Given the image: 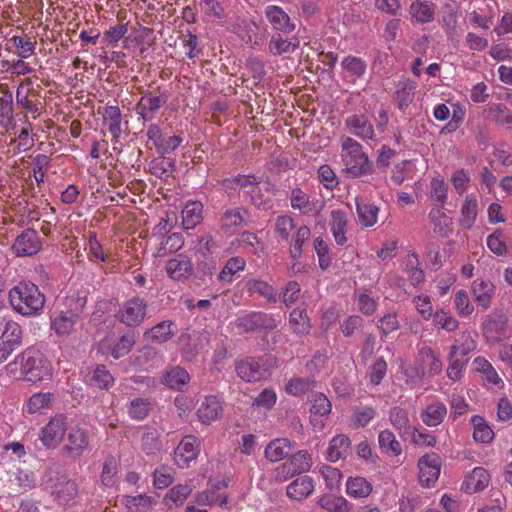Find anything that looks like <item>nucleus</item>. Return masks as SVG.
I'll return each instance as SVG.
<instances>
[{
    "instance_id": "obj_1",
    "label": "nucleus",
    "mask_w": 512,
    "mask_h": 512,
    "mask_svg": "<svg viewBox=\"0 0 512 512\" xmlns=\"http://www.w3.org/2000/svg\"><path fill=\"white\" fill-rule=\"evenodd\" d=\"M9 302L17 313L33 316L41 311L45 304V296L38 286L29 281H21L9 290Z\"/></svg>"
},
{
    "instance_id": "obj_2",
    "label": "nucleus",
    "mask_w": 512,
    "mask_h": 512,
    "mask_svg": "<svg viewBox=\"0 0 512 512\" xmlns=\"http://www.w3.org/2000/svg\"><path fill=\"white\" fill-rule=\"evenodd\" d=\"M342 158L345 171L351 177L370 175L374 171L373 164L362 151V146L356 140L345 137L342 139Z\"/></svg>"
},
{
    "instance_id": "obj_3",
    "label": "nucleus",
    "mask_w": 512,
    "mask_h": 512,
    "mask_svg": "<svg viewBox=\"0 0 512 512\" xmlns=\"http://www.w3.org/2000/svg\"><path fill=\"white\" fill-rule=\"evenodd\" d=\"M17 360L20 361L22 373L27 381L35 383L52 377L50 362L43 357L39 350L33 347L24 350L17 357Z\"/></svg>"
},
{
    "instance_id": "obj_4",
    "label": "nucleus",
    "mask_w": 512,
    "mask_h": 512,
    "mask_svg": "<svg viewBox=\"0 0 512 512\" xmlns=\"http://www.w3.org/2000/svg\"><path fill=\"white\" fill-rule=\"evenodd\" d=\"M240 333H255L262 330H273L278 326V321L273 315L261 312L250 311L238 315L231 323Z\"/></svg>"
},
{
    "instance_id": "obj_5",
    "label": "nucleus",
    "mask_w": 512,
    "mask_h": 512,
    "mask_svg": "<svg viewBox=\"0 0 512 512\" xmlns=\"http://www.w3.org/2000/svg\"><path fill=\"white\" fill-rule=\"evenodd\" d=\"M146 310V300L135 296L125 301L115 316L128 327H137L144 321Z\"/></svg>"
},
{
    "instance_id": "obj_6",
    "label": "nucleus",
    "mask_w": 512,
    "mask_h": 512,
    "mask_svg": "<svg viewBox=\"0 0 512 512\" xmlns=\"http://www.w3.org/2000/svg\"><path fill=\"white\" fill-rule=\"evenodd\" d=\"M441 457L432 452L427 453L419 458V483L422 487H432L439 478L441 471Z\"/></svg>"
},
{
    "instance_id": "obj_7",
    "label": "nucleus",
    "mask_w": 512,
    "mask_h": 512,
    "mask_svg": "<svg viewBox=\"0 0 512 512\" xmlns=\"http://www.w3.org/2000/svg\"><path fill=\"white\" fill-rule=\"evenodd\" d=\"M67 430L66 417L58 414L53 417L42 429L39 439L47 448H55L62 441Z\"/></svg>"
},
{
    "instance_id": "obj_8",
    "label": "nucleus",
    "mask_w": 512,
    "mask_h": 512,
    "mask_svg": "<svg viewBox=\"0 0 512 512\" xmlns=\"http://www.w3.org/2000/svg\"><path fill=\"white\" fill-rule=\"evenodd\" d=\"M312 467V457L307 450H299L292 454L287 462L279 468V474H283V480L295 475L308 472Z\"/></svg>"
},
{
    "instance_id": "obj_9",
    "label": "nucleus",
    "mask_w": 512,
    "mask_h": 512,
    "mask_svg": "<svg viewBox=\"0 0 512 512\" xmlns=\"http://www.w3.org/2000/svg\"><path fill=\"white\" fill-rule=\"evenodd\" d=\"M89 447V436L86 430L80 427H73L67 437V443L63 449L67 455L73 459H79Z\"/></svg>"
},
{
    "instance_id": "obj_10",
    "label": "nucleus",
    "mask_w": 512,
    "mask_h": 512,
    "mask_svg": "<svg viewBox=\"0 0 512 512\" xmlns=\"http://www.w3.org/2000/svg\"><path fill=\"white\" fill-rule=\"evenodd\" d=\"M234 188L239 187L246 189V193L250 195L251 202L258 208L266 205V200L258 185L261 178L256 175H238L232 179Z\"/></svg>"
},
{
    "instance_id": "obj_11",
    "label": "nucleus",
    "mask_w": 512,
    "mask_h": 512,
    "mask_svg": "<svg viewBox=\"0 0 512 512\" xmlns=\"http://www.w3.org/2000/svg\"><path fill=\"white\" fill-rule=\"evenodd\" d=\"M17 256H31L40 249V241L36 230L32 228L25 229L15 239L13 246Z\"/></svg>"
},
{
    "instance_id": "obj_12",
    "label": "nucleus",
    "mask_w": 512,
    "mask_h": 512,
    "mask_svg": "<svg viewBox=\"0 0 512 512\" xmlns=\"http://www.w3.org/2000/svg\"><path fill=\"white\" fill-rule=\"evenodd\" d=\"M507 318L502 313H492L486 316L482 323L484 337L491 342H496L505 334Z\"/></svg>"
},
{
    "instance_id": "obj_13",
    "label": "nucleus",
    "mask_w": 512,
    "mask_h": 512,
    "mask_svg": "<svg viewBox=\"0 0 512 512\" xmlns=\"http://www.w3.org/2000/svg\"><path fill=\"white\" fill-rule=\"evenodd\" d=\"M248 212L243 208L227 209L220 217V228L225 233H234L248 225Z\"/></svg>"
},
{
    "instance_id": "obj_14",
    "label": "nucleus",
    "mask_w": 512,
    "mask_h": 512,
    "mask_svg": "<svg viewBox=\"0 0 512 512\" xmlns=\"http://www.w3.org/2000/svg\"><path fill=\"white\" fill-rule=\"evenodd\" d=\"M237 375L246 382H256L265 376V369L255 358H245L235 364Z\"/></svg>"
},
{
    "instance_id": "obj_15",
    "label": "nucleus",
    "mask_w": 512,
    "mask_h": 512,
    "mask_svg": "<svg viewBox=\"0 0 512 512\" xmlns=\"http://www.w3.org/2000/svg\"><path fill=\"white\" fill-rule=\"evenodd\" d=\"M167 100L168 96L165 92L158 96L145 95L138 102L136 111L144 121H151Z\"/></svg>"
},
{
    "instance_id": "obj_16",
    "label": "nucleus",
    "mask_w": 512,
    "mask_h": 512,
    "mask_svg": "<svg viewBox=\"0 0 512 512\" xmlns=\"http://www.w3.org/2000/svg\"><path fill=\"white\" fill-rule=\"evenodd\" d=\"M265 16L277 31L291 33L295 29V24L291 21L289 15L279 6H267Z\"/></svg>"
},
{
    "instance_id": "obj_17",
    "label": "nucleus",
    "mask_w": 512,
    "mask_h": 512,
    "mask_svg": "<svg viewBox=\"0 0 512 512\" xmlns=\"http://www.w3.org/2000/svg\"><path fill=\"white\" fill-rule=\"evenodd\" d=\"M314 487V480L304 475L296 478L286 487V494L290 499L303 501L313 493Z\"/></svg>"
},
{
    "instance_id": "obj_18",
    "label": "nucleus",
    "mask_w": 512,
    "mask_h": 512,
    "mask_svg": "<svg viewBox=\"0 0 512 512\" xmlns=\"http://www.w3.org/2000/svg\"><path fill=\"white\" fill-rule=\"evenodd\" d=\"M490 481V475L483 467H476L468 474L461 486L466 493L473 494L484 490Z\"/></svg>"
},
{
    "instance_id": "obj_19",
    "label": "nucleus",
    "mask_w": 512,
    "mask_h": 512,
    "mask_svg": "<svg viewBox=\"0 0 512 512\" xmlns=\"http://www.w3.org/2000/svg\"><path fill=\"white\" fill-rule=\"evenodd\" d=\"M21 326L5 317L0 318V342L18 348L22 342Z\"/></svg>"
},
{
    "instance_id": "obj_20",
    "label": "nucleus",
    "mask_w": 512,
    "mask_h": 512,
    "mask_svg": "<svg viewBox=\"0 0 512 512\" xmlns=\"http://www.w3.org/2000/svg\"><path fill=\"white\" fill-rule=\"evenodd\" d=\"M346 127L357 137L373 139L375 136L373 125L363 114H353L346 118Z\"/></svg>"
},
{
    "instance_id": "obj_21",
    "label": "nucleus",
    "mask_w": 512,
    "mask_h": 512,
    "mask_svg": "<svg viewBox=\"0 0 512 512\" xmlns=\"http://www.w3.org/2000/svg\"><path fill=\"white\" fill-rule=\"evenodd\" d=\"M486 119L512 130V111L502 103H490L483 111Z\"/></svg>"
},
{
    "instance_id": "obj_22",
    "label": "nucleus",
    "mask_w": 512,
    "mask_h": 512,
    "mask_svg": "<svg viewBox=\"0 0 512 512\" xmlns=\"http://www.w3.org/2000/svg\"><path fill=\"white\" fill-rule=\"evenodd\" d=\"M417 83L411 79L401 80L394 93L393 100L399 110L404 111L414 100Z\"/></svg>"
},
{
    "instance_id": "obj_23",
    "label": "nucleus",
    "mask_w": 512,
    "mask_h": 512,
    "mask_svg": "<svg viewBox=\"0 0 512 512\" xmlns=\"http://www.w3.org/2000/svg\"><path fill=\"white\" fill-rule=\"evenodd\" d=\"M351 452V441L344 434L334 436L327 449V460L337 462L340 459H346Z\"/></svg>"
},
{
    "instance_id": "obj_24",
    "label": "nucleus",
    "mask_w": 512,
    "mask_h": 512,
    "mask_svg": "<svg viewBox=\"0 0 512 512\" xmlns=\"http://www.w3.org/2000/svg\"><path fill=\"white\" fill-rule=\"evenodd\" d=\"M221 411L222 405L218 398L210 395L199 406L197 416L203 424H210L219 417Z\"/></svg>"
},
{
    "instance_id": "obj_25",
    "label": "nucleus",
    "mask_w": 512,
    "mask_h": 512,
    "mask_svg": "<svg viewBox=\"0 0 512 512\" xmlns=\"http://www.w3.org/2000/svg\"><path fill=\"white\" fill-rule=\"evenodd\" d=\"M166 270L171 278L183 280L192 274L193 267L189 258L180 254L167 262Z\"/></svg>"
},
{
    "instance_id": "obj_26",
    "label": "nucleus",
    "mask_w": 512,
    "mask_h": 512,
    "mask_svg": "<svg viewBox=\"0 0 512 512\" xmlns=\"http://www.w3.org/2000/svg\"><path fill=\"white\" fill-rule=\"evenodd\" d=\"M293 449V445L287 438H276L268 443L265 448V458L270 462H278L287 457Z\"/></svg>"
},
{
    "instance_id": "obj_27",
    "label": "nucleus",
    "mask_w": 512,
    "mask_h": 512,
    "mask_svg": "<svg viewBox=\"0 0 512 512\" xmlns=\"http://www.w3.org/2000/svg\"><path fill=\"white\" fill-rule=\"evenodd\" d=\"M98 112L102 114L103 124L108 127L113 141L117 142L121 135V111L119 107L106 105L102 112L100 110Z\"/></svg>"
},
{
    "instance_id": "obj_28",
    "label": "nucleus",
    "mask_w": 512,
    "mask_h": 512,
    "mask_svg": "<svg viewBox=\"0 0 512 512\" xmlns=\"http://www.w3.org/2000/svg\"><path fill=\"white\" fill-rule=\"evenodd\" d=\"M494 289L491 281L476 279L472 284V291L477 305L486 310L491 304Z\"/></svg>"
},
{
    "instance_id": "obj_29",
    "label": "nucleus",
    "mask_w": 512,
    "mask_h": 512,
    "mask_svg": "<svg viewBox=\"0 0 512 512\" xmlns=\"http://www.w3.org/2000/svg\"><path fill=\"white\" fill-rule=\"evenodd\" d=\"M447 415V408L444 403L437 401L426 406L422 410L420 417L422 422L429 426L435 427L443 422Z\"/></svg>"
},
{
    "instance_id": "obj_30",
    "label": "nucleus",
    "mask_w": 512,
    "mask_h": 512,
    "mask_svg": "<svg viewBox=\"0 0 512 512\" xmlns=\"http://www.w3.org/2000/svg\"><path fill=\"white\" fill-rule=\"evenodd\" d=\"M289 324L296 336L308 335L312 328L306 309L300 307L290 312Z\"/></svg>"
},
{
    "instance_id": "obj_31",
    "label": "nucleus",
    "mask_w": 512,
    "mask_h": 512,
    "mask_svg": "<svg viewBox=\"0 0 512 512\" xmlns=\"http://www.w3.org/2000/svg\"><path fill=\"white\" fill-rule=\"evenodd\" d=\"M87 303L86 291H70L64 299L63 311L69 312V315L80 319Z\"/></svg>"
},
{
    "instance_id": "obj_32",
    "label": "nucleus",
    "mask_w": 512,
    "mask_h": 512,
    "mask_svg": "<svg viewBox=\"0 0 512 512\" xmlns=\"http://www.w3.org/2000/svg\"><path fill=\"white\" fill-rule=\"evenodd\" d=\"M176 170V160L174 158L161 155L149 162V171L159 179H167L172 176Z\"/></svg>"
},
{
    "instance_id": "obj_33",
    "label": "nucleus",
    "mask_w": 512,
    "mask_h": 512,
    "mask_svg": "<svg viewBox=\"0 0 512 512\" xmlns=\"http://www.w3.org/2000/svg\"><path fill=\"white\" fill-rule=\"evenodd\" d=\"M199 453V441L193 435L183 438L176 449V455L183 464L188 465L189 462L197 458Z\"/></svg>"
},
{
    "instance_id": "obj_34",
    "label": "nucleus",
    "mask_w": 512,
    "mask_h": 512,
    "mask_svg": "<svg viewBox=\"0 0 512 512\" xmlns=\"http://www.w3.org/2000/svg\"><path fill=\"white\" fill-rule=\"evenodd\" d=\"M330 230L338 245H344L347 241V217L342 210H333L331 212Z\"/></svg>"
},
{
    "instance_id": "obj_35",
    "label": "nucleus",
    "mask_w": 512,
    "mask_h": 512,
    "mask_svg": "<svg viewBox=\"0 0 512 512\" xmlns=\"http://www.w3.org/2000/svg\"><path fill=\"white\" fill-rule=\"evenodd\" d=\"M300 46V40L298 37H292L290 39L283 38L280 34L272 36L269 42V51L275 56L282 55L285 53H292Z\"/></svg>"
},
{
    "instance_id": "obj_36",
    "label": "nucleus",
    "mask_w": 512,
    "mask_h": 512,
    "mask_svg": "<svg viewBox=\"0 0 512 512\" xmlns=\"http://www.w3.org/2000/svg\"><path fill=\"white\" fill-rule=\"evenodd\" d=\"M410 14L418 23L431 22L434 20V4L427 0H416L410 5Z\"/></svg>"
},
{
    "instance_id": "obj_37",
    "label": "nucleus",
    "mask_w": 512,
    "mask_h": 512,
    "mask_svg": "<svg viewBox=\"0 0 512 512\" xmlns=\"http://www.w3.org/2000/svg\"><path fill=\"white\" fill-rule=\"evenodd\" d=\"M356 210L361 225L365 227L373 226L377 222L379 208L373 203L356 199Z\"/></svg>"
},
{
    "instance_id": "obj_38",
    "label": "nucleus",
    "mask_w": 512,
    "mask_h": 512,
    "mask_svg": "<svg viewBox=\"0 0 512 512\" xmlns=\"http://www.w3.org/2000/svg\"><path fill=\"white\" fill-rule=\"evenodd\" d=\"M203 204L199 201L188 202L182 210L183 225L186 229H192L199 224L202 219Z\"/></svg>"
},
{
    "instance_id": "obj_39",
    "label": "nucleus",
    "mask_w": 512,
    "mask_h": 512,
    "mask_svg": "<svg viewBox=\"0 0 512 512\" xmlns=\"http://www.w3.org/2000/svg\"><path fill=\"white\" fill-rule=\"evenodd\" d=\"M190 380L188 372L179 367H173L167 370L163 375V383L175 390H181Z\"/></svg>"
},
{
    "instance_id": "obj_40",
    "label": "nucleus",
    "mask_w": 512,
    "mask_h": 512,
    "mask_svg": "<svg viewBox=\"0 0 512 512\" xmlns=\"http://www.w3.org/2000/svg\"><path fill=\"white\" fill-rule=\"evenodd\" d=\"M372 491V484L366 478L349 477L346 482V493L353 498H365Z\"/></svg>"
},
{
    "instance_id": "obj_41",
    "label": "nucleus",
    "mask_w": 512,
    "mask_h": 512,
    "mask_svg": "<svg viewBox=\"0 0 512 512\" xmlns=\"http://www.w3.org/2000/svg\"><path fill=\"white\" fill-rule=\"evenodd\" d=\"M476 349V341L470 332H462L451 346L452 357L464 358Z\"/></svg>"
},
{
    "instance_id": "obj_42",
    "label": "nucleus",
    "mask_w": 512,
    "mask_h": 512,
    "mask_svg": "<svg viewBox=\"0 0 512 512\" xmlns=\"http://www.w3.org/2000/svg\"><path fill=\"white\" fill-rule=\"evenodd\" d=\"M317 503L328 512H349V503L343 496L324 494Z\"/></svg>"
},
{
    "instance_id": "obj_43",
    "label": "nucleus",
    "mask_w": 512,
    "mask_h": 512,
    "mask_svg": "<svg viewBox=\"0 0 512 512\" xmlns=\"http://www.w3.org/2000/svg\"><path fill=\"white\" fill-rule=\"evenodd\" d=\"M478 213V203L472 196H467L462 208L461 218L459 220L460 225L464 229H471L474 225Z\"/></svg>"
},
{
    "instance_id": "obj_44",
    "label": "nucleus",
    "mask_w": 512,
    "mask_h": 512,
    "mask_svg": "<svg viewBox=\"0 0 512 512\" xmlns=\"http://www.w3.org/2000/svg\"><path fill=\"white\" fill-rule=\"evenodd\" d=\"M202 11L217 24H224L227 20V13L218 0H201Z\"/></svg>"
},
{
    "instance_id": "obj_45",
    "label": "nucleus",
    "mask_w": 512,
    "mask_h": 512,
    "mask_svg": "<svg viewBox=\"0 0 512 512\" xmlns=\"http://www.w3.org/2000/svg\"><path fill=\"white\" fill-rule=\"evenodd\" d=\"M389 419L400 435H410L413 432L414 427L410 425L408 414L404 409L400 407L392 408L389 413Z\"/></svg>"
},
{
    "instance_id": "obj_46",
    "label": "nucleus",
    "mask_w": 512,
    "mask_h": 512,
    "mask_svg": "<svg viewBox=\"0 0 512 512\" xmlns=\"http://www.w3.org/2000/svg\"><path fill=\"white\" fill-rule=\"evenodd\" d=\"M378 443L379 447L391 456H399L402 453L400 442L389 429H385L379 433Z\"/></svg>"
},
{
    "instance_id": "obj_47",
    "label": "nucleus",
    "mask_w": 512,
    "mask_h": 512,
    "mask_svg": "<svg viewBox=\"0 0 512 512\" xmlns=\"http://www.w3.org/2000/svg\"><path fill=\"white\" fill-rule=\"evenodd\" d=\"M316 382L311 377H294L291 378L286 384L285 390L288 394L293 396H301L315 386Z\"/></svg>"
},
{
    "instance_id": "obj_48",
    "label": "nucleus",
    "mask_w": 512,
    "mask_h": 512,
    "mask_svg": "<svg viewBox=\"0 0 512 512\" xmlns=\"http://www.w3.org/2000/svg\"><path fill=\"white\" fill-rule=\"evenodd\" d=\"M78 320L69 315V312L61 310L59 315L52 320L51 327L58 335H68L72 332Z\"/></svg>"
},
{
    "instance_id": "obj_49",
    "label": "nucleus",
    "mask_w": 512,
    "mask_h": 512,
    "mask_svg": "<svg viewBox=\"0 0 512 512\" xmlns=\"http://www.w3.org/2000/svg\"><path fill=\"white\" fill-rule=\"evenodd\" d=\"M154 501L153 498L147 495L137 496H124L122 505L125 507L126 512H140L151 508Z\"/></svg>"
},
{
    "instance_id": "obj_50",
    "label": "nucleus",
    "mask_w": 512,
    "mask_h": 512,
    "mask_svg": "<svg viewBox=\"0 0 512 512\" xmlns=\"http://www.w3.org/2000/svg\"><path fill=\"white\" fill-rule=\"evenodd\" d=\"M248 291L266 298L269 303H276L278 297L275 289L265 281L251 280L247 283Z\"/></svg>"
},
{
    "instance_id": "obj_51",
    "label": "nucleus",
    "mask_w": 512,
    "mask_h": 512,
    "mask_svg": "<svg viewBox=\"0 0 512 512\" xmlns=\"http://www.w3.org/2000/svg\"><path fill=\"white\" fill-rule=\"evenodd\" d=\"M471 422L474 426L473 438L475 441L489 443L493 439V430L485 423L482 417L475 415L472 417Z\"/></svg>"
},
{
    "instance_id": "obj_52",
    "label": "nucleus",
    "mask_w": 512,
    "mask_h": 512,
    "mask_svg": "<svg viewBox=\"0 0 512 512\" xmlns=\"http://www.w3.org/2000/svg\"><path fill=\"white\" fill-rule=\"evenodd\" d=\"M141 446L147 455H155L161 450L159 434L155 429H147L141 438Z\"/></svg>"
},
{
    "instance_id": "obj_53",
    "label": "nucleus",
    "mask_w": 512,
    "mask_h": 512,
    "mask_svg": "<svg viewBox=\"0 0 512 512\" xmlns=\"http://www.w3.org/2000/svg\"><path fill=\"white\" fill-rule=\"evenodd\" d=\"M376 416V410L372 406H355L352 413V421L358 428L367 426Z\"/></svg>"
},
{
    "instance_id": "obj_54",
    "label": "nucleus",
    "mask_w": 512,
    "mask_h": 512,
    "mask_svg": "<svg viewBox=\"0 0 512 512\" xmlns=\"http://www.w3.org/2000/svg\"><path fill=\"white\" fill-rule=\"evenodd\" d=\"M291 207L298 209L302 213H310L314 210V204L310 201L309 196L300 188H294L291 191Z\"/></svg>"
},
{
    "instance_id": "obj_55",
    "label": "nucleus",
    "mask_w": 512,
    "mask_h": 512,
    "mask_svg": "<svg viewBox=\"0 0 512 512\" xmlns=\"http://www.w3.org/2000/svg\"><path fill=\"white\" fill-rule=\"evenodd\" d=\"M415 165L411 160H405L396 164L392 170V180L400 185L406 179H411L414 175Z\"/></svg>"
},
{
    "instance_id": "obj_56",
    "label": "nucleus",
    "mask_w": 512,
    "mask_h": 512,
    "mask_svg": "<svg viewBox=\"0 0 512 512\" xmlns=\"http://www.w3.org/2000/svg\"><path fill=\"white\" fill-rule=\"evenodd\" d=\"M311 231L306 225L301 226L290 246V255L294 260L301 258L303 244L309 240Z\"/></svg>"
},
{
    "instance_id": "obj_57",
    "label": "nucleus",
    "mask_w": 512,
    "mask_h": 512,
    "mask_svg": "<svg viewBox=\"0 0 512 512\" xmlns=\"http://www.w3.org/2000/svg\"><path fill=\"white\" fill-rule=\"evenodd\" d=\"M136 341V335L133 331L124 334L112 349L111 355L114 359H119L127 355Z\"/></svg>"
},
{
    "instance_id": "obj_58",
    "label": "nucleus",
    "mask_w": 512,
    "mask_h": 512,
    "mask_svg": "<svg viewBox=\"0 0 512 512\" xmlns=\"http://www.w3.org/2000/svg\"><path fill=\"white\" fill-rule=\"evenodd\" d=\"M448 186L442 178L431 180L430 197L440 208H444L447 199Z\"/></svg>"
},
{
    "instance_id": "obj_59",
    "label": "nucleus",
    "mask_w": 512,
    "mask_h": 512,
    "mask_svg": "<svg viewBox=\"0 0 512 512\" xmlns=\"http://www.w3.org/2000/svg\"><path fill=\"white\" fill-rule=\"evenodd\" d=\"M127 32L128 24H117L110 26L109 29L104 32L102 42L107 47H115Z\"/></svg>"
},
{
    "instance_id": "obj_60",
    "label": "nucleus",
    "mask_w": 512,
    "mask_h": 512,
    "mask_svg": "<svg viewBox=\"0 0 512 512\" xmlns=\"http://www.w3.org/2000/svg\"><path fill=\"white\" fill-rule=\"evenodd\" d=\"M184 244V238L181 233H172L170 234L165 241L160 243V246L158 248V254L160 256H165L167 254L175 253Z\"/></svg>"
},
{
    "instance_id": "obj_61",
    "label": "nucleus",
    "mask_w": 512,
    "mask_h": 512,
    "mask_svg": "<svg viewBox=\"0 0 512 512\" xmlns=\"http://www.w3.org/2000/svg\"><path fill=\"white\" fill-rule=\"evenodd\" d=\"M245 264V260L241 257L230 258L222 268L219 274V279L222 281L231 282L233 276L245 268Z\"/></svg>"
},
{
    "instance_id": "obj_62",
    "label": "nucleus",
    "mask_w": 512,
    "mask_h": 512,
    "mask_svg": "<svg viewBox=\"0 0 512 512\" xmlns=\"http://www.w3.org/2000/svg\"><path fill=\"white\" fill-rule=\"evenodd\" d=\"M193 488L187 484L173 486L166 494L165 500L172 501L177 507L184 504L185 500L192 493Z\"/></svg>"
},
{
    "instance_id": "obj_63",
    "label": "nucleus",
    "mask_w": 512,
    "mask_h": 512,
    "mask_svg": "<svg viewBox=\"0 0 512 512\" xmlns=\"http://www.w3.org/2000/svg\"><path fill=\"white\" fill-rule=\"evenodd\" d=\"M151 410L150 402L144 398H135L130 402L128 414L132 419L143 420Z\"/></svg>"
},
{
    "instance_id": "obj_64",
    "label": "nucleus",
    "mask_w": 512,
    "mask_h": 512,
    "mask_svg": "<svg viewBox=\"0 0 512 512\" xmlns=\"http://www.w3.org/2000/svg\"><path fill=\"white\" fill-rule=\"evenodd\" d=\"M419 354L421 355L424 363L429 366V375H437L442 371V361L430 347H423Z\"/></svg>"
}]
</instances>
